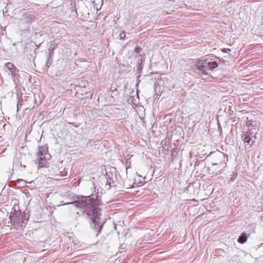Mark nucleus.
<instances>
[{"instance_id":"nucleus-27","label":"nucleus","mask_w":263,"mask_h":263,"mask_svg":"<svg viewBox=\"0 0 263 263\" xmlns=\"http://www.w3.org/2000/svg\"><path fill=\"white\" fill-rule=\"evenodd\" d=\"M23 167H24V168H25V167H26V166H25V165H24V166H23Z\"/></svg>"},{"instance_id":"nucleus-24","label":"nucleus","mask_w":263,"mask_h":263,"mask_svg":"<svg viewBox=\"0 0 263 263\" xmlns=\"http://www.w3.org/2000/svg\"><path fill=\"white\" fill-rule=\"evenodd\" d=\"M231 51V50L230 48H224L221 49V51L224 53H228Z\"/></svg>"},{"instance_id":"nucleus-15","label":"nucleus","mask_w":263,"mask_h":263,"mask_svg":"<svg viewBox=\"0 0 263 263\" xmlns=\"http://www.w3.org/2000/svg\"><path fill=\"white\" fill-rule=\"evenodd\" d=\"M55 48L56 46H51L48 49L49 53H47V56L53 57L54 53V50L55 49Z\"/></svg>"},{"instance_id":"nucleus-17","label":"nucleus","mask_w":263,"mask_h":263,"mask_svg":"<svg viewBox=\"0 0 263 263\" xmlns=\"http://www.w3.org/2000/svg\"><path fill=\"white\" fill-rule=\"evenodd\" d=\"M118 33L120 40H124L126 35L125 31L123 30L117 32V33Z\"/></svg>"},{"instance_id":"nucleus-21","label":"nucleus","mask_w":263,"mask_h":263,"mask_svg":"<svg viewBox=\"0 0 263 263\" xmlns=\"http://www.w3.org/2000/svg\"><path fill=\"white\" fill-rule=\"evenodd\" d=\"M178 152V150L175 149H174L173 150V151L172 152V155H173L172 161H174L176 159L175 157L177 156Z\"/></svg>"},{"instance_id":"nucleus-12","label":"nucleus","mask_w":263,"mask_h":263,"mask_svg":"<svg viewBox=\"0 0 263 263\" xmlns=\"http://www.w3.org/2000/svg\"><path fill=\"white\" fill-rule=\"evenodd\" d=\"M247 236L245 233H242L238 238V242L240 243H245L247 240Z\"/></svg>"},{"instance_id":"nucleus-23","label":"nucleus","mask_w":263,"mask_h":263,"mask_svg":"<svg viewBox=\"0 0 263 263\" xmlns=\"http://www.w3.org/2000/svg\"><path fill=\"white\" fill-rule=\"evenodd\" d=\"M131 167V163L129 161L126 160V170Z\"/></svg>"},{"instance_id":"nucleus-6","label":"nucleus","mask_w":263,"mask_h":263,"mask_svg":"<svg viewBox=\"0 0 263 263\" xmlns=\"http://www.w3.org/2000/svg\"><path fill=\"white\" fill-rule=\"evenodd\" d=\"M254 133H245L241 136V138L244 142L249 144L251 141H252V143H254L255 141H252V134Z\"/></svg>"},{"instance_id":"nucleus-1","label":"nucleus","mask_w":263,"mask_h":263,"mask_svg":"<svg viewBox=\"0 0 263 263\" xmlns=\"http://www.w3.org/2000/svg\"><path fill=\"white\" fill-rule=\"evenodd\" d=\"M95 194L92 193L89 196H82L78 197V200L67 204H73L74 206L83 210V214H85L90 219V226L94 229L97 235L101 231L103 223L101 221L100 217L102 205V196L99 194V190L96 191V186L93 183Z\"/></svg>"},{"instance_id":"nucleus-7","label":"nucleus","mask_w":263,"mask_h":263,"mask_svg":"<svg viewBox=\"0 0 263 263\" xmlns=\"http://www.w3.org/2000/svg\"><path fill=\"white\" fill-rule=\"evenodd\" d=\"M26 213L25 212H22L20 210L18 205H14L12 208V211L10 214V216H18Z\"/></svg>"},{"instance_id":"nucleus-14","label":"nucleus","mask_w":263,"mask_h":263,"mask_svg":"<svg viewBox=\"0 0 263 263\" xmlns=\"http://www.w3.org/2000/svg\"><path fill=\"white\" fill-rule=\"evenodd\" d=\"M208 65L210 70L214 69L218 66V63L216 61L209 62Z\"/></svg>"},{"instance_id":"nucleus-18","label":"nucleus","mask_w":263,"mask_h":263,"mask_svg":"<svg viewBox=\"0 0 263 263\" xmlns=\"http://www.w3.org/2000/svg\"><path fill=\"white\" fill-rule=\"evenodd\" d=\"M43 148L42 147H40L39 149V151L37 152V156L39 157H44V155H46V153L43 152Z\"/></svg>"},{"instance_id":"nucleus-3","label":"nucleus","mask_w":263,"mask_h":263,"mask_svg":"<svg viewBox=\"0 0 263 263\" xmlns=\"http://www.w3.org/2000/svg\"><path fill=\"white\" fill-rule=\"evenodd\" d=\"M208 157L211 158V162L212 165L221 166V170H223L226 166L225 155L223 153L219 151L213 152L210 153Z\"/></svg>"},{"instance_id":"nucleus-19","label":"nucleus","mask_w":263,"mask_h":263,"mask_svg":"<svg viewBox=\"0 0 263 263\" xmlns=\"http://www.w3.org/2000/svg\"><path fill=\"white\" fill-rule=\"evenodd\" d=\"M114 183V181L112 178L110 177L109 176H108V178L107 179V182H106V184L109 185L108 189H110V186H111V184H113Z\"/></svg>"},{"instance_id":"nucleus-13","label":"nucleus","mask_w":263,"mask_h":263,"mask_svg":"<svg viewBox=\"0 0 263 263\" xmlns=\"http://www.w3.org/2000/svg\"><path fill=\"white\" fill-rule=\"evenodd\" d=\"M47 161L45 156L39 158V167L46 166Z\"/></svg>"},{"instance_id":"nucleus-22","label":"nucleus","mask_w":263,"mask_h":263,"mask_svg":"<svg viewBox=\"0 0 263 263\" xmlns=\"http://www.w3.org/2000/svg\"><path fill=\"white\" fill-rule=\"evenodd\" d=\"M142 51V48L138 46H136L135 48V49H134V51L135 52L137 53H140Z\"/></svg>"},{"instance_id":"nucleus-26","label":"nucleus","mask_w":263,"mask_h":263,"mask_svg":"<svg viewBox=\"0 0 263 263\" xmlns=\"http://www.w3.org/2000/svg\"><path fill=\"white\" fill-rule=\"evenodd\" d=\"M164 150V147H162V151H163Z\"/></svg>"},{"instance_id":"nucleus-5","label":"nucleus","mask_w":263,"mask_h":263,"mask_svg":"<svg viewBox=\"0 0 263 263\" xmlns=\"http://www.w3.org/2000/svg\"><path fill=\"white\" fill-rule=\"evenodd\" d=\"M209 172L214 175H217L222 173L223 170H221V166L217 165H212L209 167Z\"/></svg>"},{"instance_id":"nucleus-2","label":"nucleus","mask_w":263,"mask_h":263,"mask_svg":"<svg viewBox=\"0 0 263 263\" xmlns=\"http://www.w3.org/2000/svg\"><path fill=\"white\" fill-rule=\"evenodd\" d=\"M29 218V215L26 213L18 216H9L11 224L16 230H23Z\"/></svg>"},{"instance_id":"nucleus-10","label":"nucleus","mask_w":263,"mask_h":263,"mask_svg":"<svg viewBox=\"0 0 263 263\" xmlns=\"http://www.w3.org/2000/svg\"><path fill=\"white\" fill-rule=\"evenodd\" d=\"M137 57L138 58V60H139L140 58L141 59V60H139V61L138 62V65L136 66V71L138 73H140L141 71H142V68H143V67H142V55L139 54V55H138L137 56Z\"/></svg>"},{"instance_id":"nucleus-16","label":"nucleus","mask_w":263,"mask_h":263,"mask_svg":"<svg viewBox=\"0 0 263 263\" xmlns=\"http://www.w3.org/2000/svg\"><path fill=\"white\" fill-rule=\"evenodd\" d=\"M9 71L11 73V76L14 78L17 76L18 70L14 67L12 70H10Z\"/></svg>"},{"instance_id":"nucleus-11","label":"nucleus","mask_w":263,"mask_h":263,"mask_svg":"<svg viewBox=\"0 0 263 263\" xmlns=\"http://www.w3.org/2000/svg\"><path fill=\"white\" fill-rule=\"evenodd\" d=\"M94 4V7L97 10H100L103 4V0H90Z\"/></svg>"},{"instance_id":"nucleus-9","label":"nucleus","mask_w":263,"mask_h":263,"mask_svg":"<svg viewBox=\"0 0 263 263\" xmlns=\"http://www.w3.org/2000/svg\"><path fill=\"white\" fill-rule=\"evenodd\" d=\"M47 60L46 62L45 67L43 68V70L44 72H47L48 70L49 69V67L52 64L53 57H50L49 56H47Z\"/></svg>"},{"instance_id":"nucleus-25","label":"nucleus","mask_w":263,"mask_h":263,"mask_svg":"<svg viewBox=\"0 0 263 263\" xmlns=\"http://www.w3.org/2000/svg\"><path fill=\"white\" fill-rule=\"evenodd\" d=\"M22 106V104H19L18 103H17V109H18V108H19L20 106Z\"/></svg>"},{"instance_id":"nucleus-8","label":"nucleus","mask_w":263,"mask_h":263,"mask_svg":"<svg viewBox=\"0 0 263 263\" xmlns=\"http://www.w3.org/2000/svg\"><path fill=\"white\" fill-rule=\"evenodd\" d=\"M248 126V130L249 132L254 130H256L258 129L257 123L256 121H248L247 123Z\"/></svg>"},{"instance_id":"nucleus-4","label":"nucleus","mask_w":263,"mask_h":263,"mask_svg":"<svg viewBox=\"0 0 263 263\" xmlns=\"http://www.w3.org/2000/svg\"><path fill=\"white\" fill-rule=\"evenodd\" d=\"M204 62V60H199L196 62V66L197 70H198L201 73L207 75L208 74V69L203 65Z\"/></svg>"},{"instance_id":"nucleus-20","label":"nucleus","mask_w":263,"mask_h":263,"mask_svg":"<svg viewBox=\"0 0 263 263\" xmlns=\"http://www.w3.org/2000/svg\"><path fill=\"white\" fill-rule=\"evenodd\" d=\"M5 67L9 70H12L15 67L14 65L10 62H8L5 64Z\"/></svg>"}]
</instances>
